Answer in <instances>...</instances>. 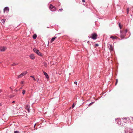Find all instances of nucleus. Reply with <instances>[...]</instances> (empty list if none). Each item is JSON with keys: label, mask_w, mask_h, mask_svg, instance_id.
I'll return each instance as SVG.
<instances>
[{"label": "nucleus", "mask_w": 133, "mask_h": 133, "mask_svg": "<svg viewBox=\"0 0 133 133\" xmlns=\"http://www.w3.org/2000/svg\"><path fill=\"white\" fill-rule=\"evenodd\" d=\"M18 64V63H13V64H11V65L12 66H14L15 65H17Z\"/></svg>", "instance_id": "a211bd4d"}, {"label": "nucleus", "mask_w": 133, "mask_h": 133, "mask_svg": "<svg viewBox=\"0 0 133 133\" xmlns=\"http://www.w3.org/2000/svg\"><path fill=\"white\" fill-rule=\"evenodd\" d=\"M35 125H36V124H35V125H34V127H35Z\"/></svg>", "instance_id": "ea45409f"}, {"label": "nucleus", "mask_w": 133, "mask_h": 133, "mask_svg": "<svg viewBox=\"0 0 133 133\" xmlns=\"http://www.w3.org/2000/svg\"><path fill=\"white\" fill-rule=\"evenodd\" d=\"M97 34H92L91 36H88L89 38H92L93 39L95 40L97 39Z\"/></svg>", "instance_id": "f03ea898"}, {"label": "nucleus", "mask_w": 133, "mask_h": 133, "mask_svg": "<svg viewBox=\"0 0 133 133\" xmlns=\"http://www.w3.org/2000/svg\"><path fill=\"white\" fill-rule=\"evenodd\" d=\"M120 34V36L121 37L122 39H127L130 36V35H129V36L127 37H125V36L127 34Z\"/></svg>", "instance_id": "20e7f679"}, {"label": "nucleus", "mask_w": 133, "mask_h": 133, "mask_svg": "<svg viewBox=\"0 0 133 133\" xmlns=\"http://www.w3.org/2000/svg\"><path fill=\"white\" fill-rule=\"evenodd\" d=\"M119 27L120 29H121L122 26H121V24L120 23H119Z\"/></svg>", "instance_id": "412c9836"}, {"label": "nucleus", "mask_w": 133, "mask_h": 133, "mask_svg": "<svg viewBox=\"0 0 133 133\" xmlns=\"http://www.w3.org/2000/svg\"><path fill=\"white\" fill-rule=\"evenodd\" d=\"M27 73V71H25L24 72H22L21 74L20 75H18V76L17 78H19L20 77H21L24 75L26 74Z\"/></svg>", "instance_id": "423d86ee"}, {"label": "nucleus", "mask_w": 133, "mask_h": 133, "mask_svg": "<svg viewBox=\"0 0 133 133\" xmlns=\"http://www.w3.org/2000/svg\"><path fill=\"white\" fill-rule=\"evenodd\" d=\"M24 82V81H22L21 82V83L23 84Z\"/></svg>", "instance_id": "2f4dec72"}, {"label": "nucleus", "mask_w": 133, "mask_h": 133, "mask_svg": "<svg viewBox=\"0 0 133 133\" xmlns=\"http://www.w3.org/2000/svg\"><path fill=\"white\" fill-rule=\"evenodd\" d=\"M129 8H127V14H128L129 13Z\"/></svg>", "instance_id": "6ab92c4d"}, {"label": "nucleus", "mask_w": 133, "mask_h": 133, "mask_svg": "<svg viewBox=\"0 0 133 133\" xmlns=\"http://www.w3.org/2000/svg\"><path fill=\"white\" fill-rule=\"evenodd\" d=\"M43 73L44 75L47 78V79L49 78V77L47 74L44 71H43Z\"/></svg>", "instance_id": "9d476101"}, {"label": "nucleus", "mask_w": 133, "mask_h": 133, "mask_svg": "<svg viewBox=\"0 0 133 133\" xmlns=\"http://www.w3.org/2000/svg\"><path fill=\"white\" fill-rule=\"evenodd\" d=\"M6 49V48L5 47L3 46V47H0V51H5Z\"/></svg>", "instance_id": "6e6552de"}, {"label": "nucleus", "mask_w": 133, "mask_h": 133, "mask_svg": "<svg viewBox=\"0 0 133 133\" xmlns=\"http://www.w3.org/2000/svg\"><path fill=\"white\" fill-rule=\"evenodd\" d=\"M33 50L34 51L36 52L37 54L38 55H39V56H42V54L41 53L39 50H37V49L34 48L33 49Z\"/></svg>", "instance_id": "7ed1b4c3"}, {"label": "nucleus", "mask_w": 133, "mask_h": 133, "mask_svg": "<svg viewBox=\"0 0 133 133\" xmlns=\"http://www.w3.org/2000/svg\"><path fill=\"white\" fill-rule=\"evenodd\" d=\"M95 102H92L90 103L89 104V106H90L91 104H94V103Z\"/></svg>", "instance_id": "4be33fe9"}, {"label": "nucleus", "mask_w": 133, "mask_h": 133, "mask_svg": "<svg viewBox=\"0 0 133 133\" xmlns=\"http://www.w3.org/2000/svg\"><path fill=\"white\" fill-rule=\"evenodd\" d=\"M74 83L75 84L77 85V83L76 81H75L74 82Z\"/></svg>", "instance_id": "cd10ccee"}, {"label": "nucleus", "mask_w": 133, "mask_h": 133, "mask_svg": "<svg viewBox=\"0 0 133 133\" xmlns=\"http://www.w3.org/2000/svg\"><path fill=\"white\" fill-rule=\"evenodd\" d=\"M29 57L32 59H35V57L34 55L33 54H31L29 56Z\"/></svg>", "instance_id": "1a4fd4ad"}, {"label": "nucleus", "mask_w": 133, "mask_h": 133, "mask_svg": "<svg viewBox=\"0 0 133 133\" xmlns=\"http://www.w3.org/2000/svg\"><path fill=\"white\" fill-rule=\"evenodd\" d=\"M47 28H49V27H47Z\"/></svg>", "instance_id": "c03bdc74"}, {"label": "nucleus", "mask_w": 133, "mask_h": 133, "mask_svg": "<svg viewBox=\"0 0 133 133\" xmlns=\"http://www.w3.org/2000/svg\"><path fill=\"white\" fill-rule=\"evenodd\" d=\"M128 31V30L127 29H125L124 31V32L125 33H126Z\"/></svg>", "instance_id": "393cba45"}, {"label": "nucleus", "mask_w": 133, "mask_h": 133, "mask_svg": "<svg viewBox=\"0 0 133 133\" xmlns=\"http://www.w3.org/2000/svg\"><path fill=\"white\" fill-rule=\"evenodd\" d=\"M93 33L95 34V33H95L94 32V33Z\"/></svg>", "instance_id": "37998d69"}, {"label": "nucleus", "mask_w": 133, "mask_h": 133, "mask_svg": "<svg viewBox=\"0 0 133 133\" xmlns=\"http://www.w3.org/2000/svg\"><path fill=\"white\" fill-rule=\"evenodd\" d=\"M48 44H49V41H48Z\"/></svg>", "instance_id": "c9c22d12"}, {"label": "nucleus", "mask_w": 133, "mask_h": 133, "mask_svg": "<svg viewBox=\"0 0 133 133\" xmlns=\"http://www.w3.org/2000/svg\"><path fill=\"white\" fill-rule=\"evenodd\" d=\"M15 101H12V103H15Z\"/></svg>", "instance_id": "f704fd0d"}, {"label": "nucleus", "mask_w": 133, "mask_h": 133, "mask_svg": "<svg viewBox=\"0 0 133 133\" xmlns=\"http://www.w3.org/2000/svg\"><path fill=\"white\" fill-rule=\"evenodd\" d=\"M1 92V90H0V93Z\"/></svg>", "instance_id": "4c0bfd02"}, {"label": "nucleus", "mask_w": 133, "mask_h": 133, "mask_svg": "<svg viewBox=\"0 0 133 133\" xmlns=\"http://www.w3.org/2000/svg\"><path fill=\"white\" fill-rule=\"evenodd\" d=\"M122 119H123V120H127V121H128L130 119L128 117L123 118H122Z\"/></svg>", "instance_id": "f8f14e48"}, {"label": "nucleus", "mask_w": 133, "mask_h": 133, "mask_svg": "<svg viewBox=\"0 0 133 133\" xmlns=\"http://www.w3.org/2000/svg\"><path fill=\"white\" fill-rule=\"evenodd\" d=\"M49 9L52 11H55L56 10V9L55 6H53L51 4H50L49 6Z\"/></svg>", "instance_id": "39448f33"}, {"label": "nucleus", "mask_w": 133, "mask_h": 133, "mask_svg": "<svg viewBox=\"0 0 133 133\" xmlns=\"http://www.w3.org/2000/svg\"><path fill=\"white\" fill-rule=\"evenodd\" d=\"M38 81H39V79H38V78L37 79V82H38Z\"/></svg>", "instance_id": "72a5a7b5"}, {"label": "nucleus", "mask_w": 133, "mask_h": 133, "mask_svg": "<svg viewBox=\"0 0 133 133\" xmlns=\"http://www.w3.org/2000/svg\"><path fill=\"white\" fill-rule=\"evenodd\" d=\"M127 121H127V120H124L123 121V122L124 123H126Z\"/></svg>", "instance_id": "c756f323"}, {"label": "nucleus", "mask_w": 133, "mask_h": 133, "mask_svg": "<svg viewBox=\"0 0 133 133\" xmlns=\"http://www.w3.org/2000/svg\"><path fill=\"white\" fill-rule=\"evenodd\" d=\"M9 7L8 6H6L3 9V12L4 13H5V11H6V12H8L9 11Z\"/></svg>", "instance_id": "0eeeda50"}, {"label": "nucleus", "mask_w": 133, "mask_h": 133, "mask_svg": "<svg viewBox=\"0 0 133 133\" xmlns=\"http://www.w3.org/2000/svg\"><path fill=\"white\" fill-rule=\"evenodd\" d=\"M82 2L83 3H84L85 2V0H82Z\"/></svg>", "instance_id": "473e14b6"}, {"label": "nucleus", "mask_w": 133, "mask_h": 133, "mask_svg": "<svg viewBox=\"0 0 133 133\" xmlns=\"http://www.w3.org/2000/svg\"><path fill=\"white\" fill-rule=\"evenodd\" d=\"M43 64L45 67H47V64L45 62H44Z\"/></svg>", "instance_id": "dca6fc26"}, {"label": "nucleus", "mask_w": 133, "mask_h": 133, "mask_svg": "<svg viewBox=\"0 0 133 133\" xmlns=\"http://www.w3.org/2000/svg\"><path fill=\"white\" fill-rule=\"evenodd\" d=\"M25 91L24 90H22V93L23 95H24L25 94Z\"/></svg>", "instance_id": "aec40b11"}, {"label": "nucleus", "mask_w": 133, "mask_h": 133, "mask_svg": "<svg viewBox=\"0 0 133 133\" xmlns=\"http://www.w3.org/2000/svg\"><path fill=\"white\" fill-rule=\"evenodd\" d=\"M1 63V62H0V63Z\"/></svg>", "instance_id": "a18cd8bd"}, {"label": "nucleus", "mask_w": 133, "mask_h": 133, "mask_svg": "<svg viewBox=\"0 0 133 133\" xmlns=\"http://www.w3.org/2000/svg\"><path fill=\"white\" fill-rule=\"evenodd\" d=\"M98 45H99V44H97V43L96 44H95V46H98Z\"/></svg>", "instance_id": "bb28decb"}, {"label": "nucleus", "mask_w": 133, "mask_h": 133, "mask_svg": "<svg viewBox=\"0 0 133 133\" xmlns=\"http://www.w3.org/2000/svg\"><path fill=\"white\" fill-rule=\"evenodd\" d=\"M56 38H57L56 37H52V38L51 40V43L52 42L55 40V39Z\"/></svg>", "instance_id": "ddd939ff"}, {"label": "nucleus", "mask_w": 133, "mask_h": 133, "mask_svg": "<svg viewBox=\"0 0 133 133\" xmlns=\"http://www.w3.org/2000/svg\"><path fill=\"white\" fill-rule=\"evenodd\" d=\"M30 77L33 78L34 80L35 81H36V79H35L34 76H30Z\"/></svg>", "instance_id": "f3484780"}, {"label": "nucleus", "mask_w": 133, "mask_h": 133, "mask_svg": "<svg viewBox=\"0 0 133 133\" xmlns=\"http://www.w3.org/2000/svg\"><path fill=\"white\" fill-rule=\"evenodd\" d=\"M14 133H20L19 132L17 131H15L14 132Z\"/></svg>", "instance_id": "b1692460"}, {"label": "nucleus", "mask_w": 133, "mask_h": 133, "mask_svg": "<svg viewBox=\"0 0 133 133\" xmlns=\"http://www.w3.org/2000/svg\"><path fill=\"white\" fill-rule=\"evenodd\" d=\"M89 42H89V41H88L87 42V43H88Z\"/></svg>", "instance_id": "e433bc0d"}, {"label": "nucleus", "mask_w": 133, "mask_h": 133, "mask_svg": "<svg viewBox=\"0 0 133 133\" xmlns=\"http://www.w3.org/2000/svg\"><path fill=\"white\" fill-rule=\"evenodd\" d=\"M115 121L116 123L119 125H120L121 126L123 125V124L122 123V122L120 119H118V118H116Z\"/></svg>", "instance_id": "f257e3e1"}, {"label": "nucleus", "mask_w": 133, "mask_h": 133, "mask_svg": "<svg viewBox=\"0 0 133 133\" xmlns=\"http://www.w3.org/2000/svg\"><path fill=\"white\" fill-rule=\"evenodd\" d=\"M116 83H115V85H116L117 84V82H118V79H116Z\"/></svg>", "instance_id": "c85d7f7f"}, {"label": "nucleus", "mask_w": 133, "mask_h": 133, "mask_svg": "<svg viewBox=\"0 0 133 133\" xmlns=\"http://www.w3.org/2000/svg\"><path fill=\"white\" fill-rule=\"evenodd\" d=\"M120 33H122V32H121V31H120Z\"/></svg>", "instance_id": "79ce46f5"}, {"label": "nucleus", "mask_w": 133, "mask_h": 133, "mask_svg": "<svg viewBox=\"0 0 133 133\" xmlns=\"http://www.w3.org/2000/svg\"><path fill=\"white\" fill-rule=\"evenodd\" d=\"M10 89H11V87H10Z\"/></svg>", "instance_id": "58836bf2"}, {"label": "nucleus", "mask_w": 133, "mask_h": 133, "mask_svg": "<svg viewBox=\"0 0 133 133\" xmlns=\"http://www.w3.org/2000/svg\"><path fill=\"white\" fill-rule=\"evenodd\" d=\"M14 97V96H12V95H10L9 96L10 97V98H12Z\"/></svg>", "instance_id": "a878e982"}, {"label": "nucleus", "mask_w": 133, "mask_h": 133, "mask_svg": "<svg viewBox=\"0 0 133 133\" xmlns=\"http://www.w3.org/2000/svg\"><path fill=\"white\" fill-rule=\"evenodd\" d=\"M110 38H111L112 39H116V37L112 36H111L110 37Z\"/></svg>", "instance_id": "2eb2a0df"}, {"label": "nucleus", "mask_w": 133, "mask_h": 133, "mask_svg": "<svg viewBox=\"0 0 133 133\" xmlns=\"http://www.w3.org/2000/svg\"><path fill=\"white\" fill-rule=\"evenodd\" d=\"M37 37V35L36 34H34L32 38L34 39H35Z\"/></svg>", "instance_id": "4468645a"}, {"label": "nucleus", "mask_w": 133, "mask_h": 133, "mask_svg": "<svg viewBox=\"0 0 133 133\" xmlns=\"http://www.w3.org/2000/svg\"><path fill=\"white\" fill-rule=\"evenodd\" d=\"M75 105L74 103H73L72 105V106L71 107L72 108V109L74 108L75 107Z\"/></svg>", "instance_id": "5701e85b"}, {"label": "nucleus", "mask_w": 133, "mask_h": 133, "mask_svg": "<svg viewBox=\"0 0 133 133\" xmlns=\"http://www.w3.org/2000/svg\"><path fill=\"white\" fill-rule=\"evenodd\" d=\"M63 10V9L62 8V9H59V11H61L62 10Z\"/></svg>", "instance_id": "7c9ffc66"}, {"label": "nucleus", "mask_w": 133, "mask_h": 133, "mask_svg": "<svg viewBox=\"0 0 133 133\" xmlns=\"http://www.w3.org/2000/svg\"><path fill=\"white\" fill-rule=\"evenodd\" d=\"M109 49L110 51H113L114 48L112 46V45H110V47L109 48Z\"/></svg>", "instance_id": "9b49d317"}, {"label": "nucleus", "mask_w": 133, "mask_h": 133, "mask_svg": "<svg viewBox=\"0 0 133 133\" xmlns=\"http://www.w3.org/2000/svg\"><path fill=\"white\" fill-rule=\"evenodd\" d=\"M22 87H21V88H20V89H22Z\"/></svg>", "instance_id": "a19ab883"}]
</instances>
